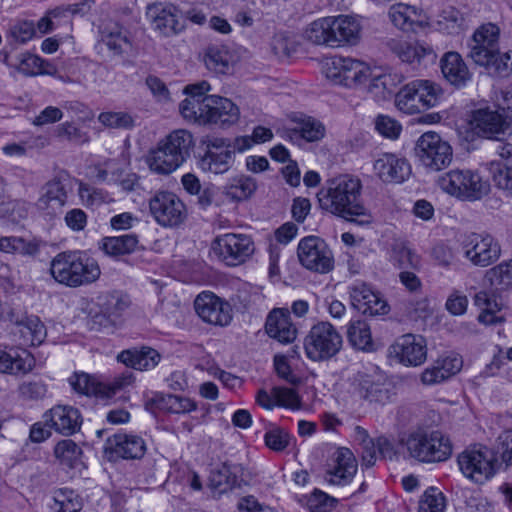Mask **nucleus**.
I'll list each match as a JSON object with an SVG mask.
<instances>
[{
    "mask_svg": "<svg viewBox=\"0 0 512 512\" xmlns=\"http://www.w3.org/2000/svg\"><path fill=\"white\" fill-rule=\"evenodd\" d=\"M337 503L336 498L319 489H315L307 499V506L312 512H330Z\"/></svg>",
    "mask_w": 512,
    "mask_h": 512,
    "instance_id": "052dcab7",
    "label": "nucleus"
},
{
    "mask_svg": "<svg viewBox=\"0 0 512 512\" xmlns=\"http://www.w3.org/2000/svg\"><path fill=\"white\" fill-rule=\"evenodd\" d=\"M325 126L317 119L301 115L292 119V126L283 131V137L292 141L300 139L307 142L320 141L325 136Z\"/></svg>",
    "mask_w": 512,
    "mask_h": 512,
    "instance_id": "72a5a7b5",
    "label": "nucleus"
},
{
    "mask_svg": "<svg viewBox=\"0 0 512 512\" xmlns=\"http://www.w3.org/2000/svg\"><path fill=\"white\" fill-rule=\"evenodd\" d=\"M400 444L410 458L421 463L444 462L452 455V444L440 430L418 427L406 433Z\"/></svg>",
    "mask_w": 512,
    "mask_h": 512,
    "instance_id": "20e7f679",
    "label": "nucleus"
},
{
    "mask_svg": "<svg viewBox=\"0 0 512 512\" xmlns=\"http://www.w3.org/2000/svg\"><path fill=\"white\" fill-rule=\"evenodd\" d=\"M160 359V354L150 347L124 350L117 356L119 362L139 371H147L155 368L160 362Z\"/></svg>",
    "mask_w": 512,
    "mask_h": 512,
    "instance_id": "c9c22d12",
    "label": "nucleus"
},
{
    "mask_svg": "<svg viewBox=\"0 0 512 512\" xmlns=\"http://www.w3.org/2000/svg\"><path fill=\"white\" fill-rule=\"evenodd\" d=\"M351 386L355 394L369 402L384 404L389 400V391L376 371H357L352 377Z\"/></svg>",
    "mask_w": 512,
    "mask_h": 512,
    "instance_id": "4be33fe9",
    "label": "nucleus"
},
{
    "mask_svg": "<svg viewBox=\"0 0 512 512\" xmlns=\"http://www.w3.org/2000/svg\"><path fill=\"white\" fill-rule=\"evenodd\" d=\"M486 277L497 289L505 290L512 287V259L503 261L487 271Z\"/></svg>",
    "mask_w": 512,
    "mask_h": 512,
    "instance_id": "864d4df0",
    "label": "nucleus"
},
{
    "mask_svg": "<svg viewBox=\"0 0 512 512\" xmlns=\"http://www.w3.org/2000/svg\"><path fill=\"white\" fill-rule=\"evenodd\" d=\"M145 161L149 169L158 175H169L183 165L160 141L148 152Z\"/></svg>",
    "mask_w": 512,
    "mask_h": 512,
    "instance_id": "58836bf2",
    "label": "nucleus"
},
{
    "mask_svg": "<svg viewBox=\"0 0 512 512\" xmlns=\"http://www.w3.org/2000/svg\"><path fill=\"white\" fill-rule=\"evenodd\" d=\"M352 306L359 312L369 315H384L389 311L387 302L366 283L358 282L349 286Z\"/></svg>",
    "mask_w": 512,
    "mask_h": 512,
    "instance_id": "393cba45",
    "label": "nucleus"
},
{
    "mask_svg": "<svg viewBox=\"0 0 512 512\" xmlns=\"http://www.w3.org/2000/svg\"><path fill=\"white\" fill-rule=\"evenodd\" d=\"M298 258L308 270L328 273L333 269L334 258L327 243L318 236H307L298 244Z\"/></svg>",
    "mask_w": 512,
    "mask_h": 512,
    "instance_id": "4468645a",
    "label": "nucleus"
},
{
    "mask_svg": "<svg viewBox=\"0 0 512 512\" xmlns=\"http://www.w3.org/2000/svg\"><path fill=\"white\" fill-rule=\"evenodd\" d=\"M12 333L15 340L23 346H38L47 336L44 323L35 315L24 316L17 320Z\"/></svg>",
    "mask_w": 512,
    "mask_h": 512,
    "instance_id": "2f4dec72",
    "label": "nucleus"
},
{
    "mask_svg": "<svg viewBox=\"0 0 512 512\" xmlns=\"http://www.w3.org/2000/svg\"><path fill=\"white\" fill-rule=\"evenodd\" d=\"M160 143L173 153L183 164L195 147L193 134L187 129H176L160 140Z\"/></svg>",
    "mask_w": 512,
    "mask_h": 512,
    "instance_id": "4c0bfd02",
    "label": "nucleus"
},
{
    "mask_svg": "<svg viewBox=\"0 0 512 512\" xmlns=\"http://www.w3.org/2000/svg\"><path fill=\"white\" fill-rule=\"evenodd\" d=\"M55 132L57 137L76 144H83L89 141L88 132L84 131L73 122L67 121L58 125Z\"/></svg>",
    "mask_w": 512,
    "mask_h": 512,
    "instance_id": "0e129e2a",
    "label": "nucleus"
},
{
    "mask_svg": "<svg viewBox=\"0 0 512 512\" xmlns=\"http://www.w3.org/2000/svg\"><path fill=\"white\" fill-rule=\"evenodd\" d=\"M139 243L136 234L104 237L100 242V249L110 257H119L133 253Z\"/></svg>",
    "mask_w": 512,
    "mask_h": 512,
    "instance_id": "37998d69",
    "label": "nucleus"
},
{
    "mask_svg": "<svg viewBox=\"0 0 512 512\" xmlns=\"http://www.w3.org/2000/svg\"><path fill=\"white\" fill-rule=\"evenodd\" d=\"M274 398H276V407H283L290 410L301 408V399L298 393L288 387H274Z\"/></svg>",
    "mask_w": 512,
    "mask_h": 512,
    "instance_id": "69168bd1",
    "label": "nucleus"
},
{
    "mask_svg": "<svg viewBox=\"0 0 512 512\" xmlns=\"http://www.w3.org/2000/svg\"><path fill=\"white\" fill-rule=\"evenodd\" d=\"M474 305L480 310L477 320L483 325H496L504 321L500 314L502 304L495 295L479 291L474 296Z\"/></svg>",
    "mask_w": 512,
    "mask_h": 512,
    "instance_id": "ea45409f",
    "label": "nucleus"
},
{
    "mask_svg": "<svg viewBox=\"0 0 512 512\" xmlns=\"http://www.w3.org/2000/svg\"><path fill=\"white\" fill-rule=\"evenodd\" d=\"M429 255L433 264L444 270L455 268L460 263L458 247L447 241L435 243Z\"/></svg>",
    "mask_w": 512,
    "mask_h": 512,
    "instance_id": "49530a36",
    "label": "nucleus"
},
{
    "mask_svg": "<svg viewBox=\"0 0 512 512\" xmlns=\"http://www.w3.org/2000/svg\"><path fill=\"white\" fill-rule=\"evenodd\" d=\"M206 107L209 108L206 114L205 124H216L219 126H231L238 122L240 111L236 104L230 99L218 95L206 97Z\"/></svg>",
    "mask_w": 512,
    "mask_h": 512,
    "instance_id": "cd10ccee",
    "label": "nucleus"
},
{
    "mask_svg": "<svg viewBox=\"0 0 512 512\" xmlns=\"http://www.w3.org/2000/svg\"><path fill=\"white\" fill-rule=\"evenodd\" d=\"M463 256L474 266L487 267L501 255L498 240L489 233H469L460 243Z\"/></svg>",
    "mask_w": 512,
    "mask_h": 512,
    "instance_id": "f8f14e48",
    "label": "nucleus"
},
{
    "mask_svg": "<svg viewBox=\"0 0 512 512\" xmlns=\"http://www.w3.org/2000/svg\"><path fill=\"white\" fill-rule=\"evenodd\" d=\"M234 155L226 139L213 138L206 142L204 154L198 160L199 168L215 175L224 174L233 166Z\"/></svg>",
    "mask_w": 512,
    "mask_h": 512,
    "instance_id": "dca6fc26",
    "label": "nucleus"
},
{
    "mask_svg": "<svg viewBox=\"0 0 512 512\" xmlns=\"http://www.w3.org/2000/svg\"><path fill=\"white\" fill-rule=\"evenodd\" d=\"M52 512H79L81 503L73 492H59L50 504Z\"/></svg>",
    "mask_w": 512,
    "mask_h": 512,
    "instance_id": "e2e57ef3",
    "label": "nucleus"
},
{
    "mask_svg": "<svg viewBox=\"0 0 512 512\" xmlns=\"http://www.w3.org/2000/svg\"><path fill=\"white\" fill-rule=\"evenodd\" d=\"M390 353L403 366L418 367L427 359V343L421 335L404 334L391 345Z\"/></svg>",
    "mask_w": 512,
    "mask_h": 512,
    "instance_id": "6ab92c4d",
    "label": "nucleus"
},
{
    "mask_svg": "<svg viewBox=\"0 0 512 512\" xmlns=\"http://www.w3.org/2000/svg\"><path fill=\"white\" fill-rule=\"evenodd\" d=\"M358 463L353 452L346 447L337 448L331 455L325 470L324 479L336 486H346L357 473Z\"/></svg>",
    "mask_w": 512,
    "mask_h": 512,
    "instance_id": "a211bd4d",
    "label": "nucleus"
},
{
    "mask_svg": "<svg viewBox=\"0 0 512 512\" xmlns=\"http://www.w3.org/2000/svg\"><path fill=\"white\" fill-rule=\"evenodd\" d=\"M19 72L27 76H35L39 74H53L55 67L41 57L31 54L22 53L17 59V67Z\"/></svg>",
    "mask_w": 512,
    "mask_h": 512,
    "instance_id": "3c124183",
    "label": "nucleus"
},
{
    "mask_svg": "<svg viewBox=\"0 0 512 512\" xmlns=\"http://www.w3.org/2000/svg\"><path fill=\"white\" fill-rule=\"evenodd\" d=\"M50 274L59 284L77 288L96 282L101 269L98 262L86 252L65 251L52 259Z\"/></svg>",
    "mask_w": 512,
    "mask_h": 512,
    "instance_id": "7ed1b4c3",
    "label": "nucleus"
},
{
    "mask_svg": "<svg viewBox=\"0 0 512 512\" xmlns=\"http://www.w3.org/2000/svg\"><path fill=\"white\" fill-rule=\"evenodd\" d=\"M68 381L72 389L82 395H97L103 392L101 384L84 372L74 373Z\"/></svg>",
    "mask_w": 512,
    "mask_h": 512,
    "instance_id": "5fc2aeb1",
    "label": "nucleus"
},
{
    "mask_svg": "<svg viewBox=\"0 0 512 512\" xmlns=\"http://www.w3.org/2000/svg\"><path fill=\"white\" fill-rule=\"evenodd\" d=\"M98 121L113 129H129L134 125L133 118L126 112H102L98 116Z\"/></svg>",
    "mask_w": 512,
    "mask_h": 512,
    "instance_id": "bf43d9fd",
    "label": "nucleus"
},
{
    "mask_svg": "<svg viewBox=\"0 0 512 512\" xmlns=\"http://www.w3.org/2000/svg\"><path fill=\"white\" fill-rule=\"evenodd\" d=\"M105 452L110 460L140 459L146 452V443L138 435L115 434L106 441Z\"/></svg>",
    "mask_w": 512,
    "mask_h": 512,
    "instance_id": "b1692460",
    "label": "nucleus"
},
{
    "mask_svg": "<svg viewBox=\"0 0 512 512\" xmlns=\"http://www.w3.org/2000/svg\"><path fill=\"white\" fill-rule=\"evenodd\" d=\"M468 124L474 134L491 140L501 141L511 131L510 122L506 117L489 107L473 110Z\"/></svg>",
    "mask_w": 512,
    "mask_h": 512,
    "instance_id": "2eb2a0df",
    "label": "nucleus"
},
{
    "mask_svg": "<svg viewBox=\"0 0 512 512\" xmlns=\"http://www.w3.org/2000/svg\"><path fill=\"white\" fill-rule=\"evenodd\" d=\"M362 183L357 177L340 175L327 182L318 194L320 207L336 216L360 224L372 216L361 199Z\"/></svg>",
    "mask_w": 512,
    "mask_h": 512,
    "instance_id": "f257e3e1",
    "label": "nucleus"
},
{
    "mask_svg": "<svg viewBox=\"0 0 512 512\" xmlns=\"http://www.w3.org/2000/svg\"><path fill=\"white\" fill-rule=\"evenodd\" d=\"M437 184L442 191L461 200L476 201L488 194L490 185L470 169H453L442 174Z\"/></svg>",
    "mask_w": 512,
    "mask_h": 512,
    "instance_id": "423d86ee",
    "label": "nucleus"
},
{
    "mask_svg": "<svg viewBox=\"0 0 512 512\" xmlns=\"http://www.w3.org/2000/svg\"><path fill=\"white\" fill-rule=\"evenodd\" d=\"M67 202V191L60 178H53L42 188L35 205L37 209L47 216H56L61 213Z\"/></svg>",
    "mask_w": 512,
    "mask_h": 512,
    "instance_id": "bb28decb",
    "label": "nucleus"
},
{
    "mask_svg": "<svg viewBox=\"0 0 512 512\" xmlns=\"http://www.w3.org/2000/svg\"><path fill=\"white\" fill-rule=\"evenodd\" d=\"M211 249L226 265L237 266L253 255L255 246L249 235L225 233L215 237Z\"/></svg>",
    "mask_w": 512,
    "mask_h": 512,
    "instance_id": "9b49d317",
    "label": "nucleus"
},
{
    "mask_svg": "<svg viewBox=\"0 0 512 512\" xmlns=\"http://www.w3.org/2000/svg\"><path fill=\"white\" fill-rule=\"evenodd\" d=\"M194 308L204 322L212 325L226 326L232 320L229 303L210 291H204L196 297Z\"/></svg>",
    "mask_w": 512,
    "mask_h": 512,
    "instance_id": "412c9836",
    "label": "nucleus"
},
{
    "mask_svg": "<svg viewBox=\"0 0 512 512\" xmlns=\"http://www.w3.org/2000/svg\"><path fill=\"white\" fill-rule=\"evenodd\" d=\"M368 79H370L368 93L376 101L386 100L392 95L395 87V79L392 74L377 69H371V74L368 76Z\"/></svg>",
    "mask_w": 512,
    "mask_h": 512,
    "instance_id": "09e8293b",
    "label": "nucleus"
},
{
    "mask_svg": "<svg viewBox=\"0 0 512 512\" xmlns=\"http://www.w3.org/2000/svg\"><path fill=\"white\" fill-rule=\"evenodd\" d=\"M347 338L349 343L358 350L372 351L374 349L370 326L364 320H350L347 326Z\"/></svg>",
    "mask_w": 512,
    "mask_h": 512,
    "instance_id": "a18cd8bd",
    "label": "nucleus"
},
{
    "mask_svg": "<svg viewBox=\"0 0 512 512\" xmlns=\"http://www.w3.org/2000/svg\"><path fill=\"white\" fill-rule=\"evenodd\" d=\"M322 70L333 84L349 88L362 84L371 74V68L366 63L343 56L327 58L323 62Z\"/></svg>",
    "mask_w": 512,
    "mask_h": 512,
    "instance_id": "1a4fd4ad",
    "label": "nucleus"
},
{
    "mask_svg": "<svg viewBox=\"0 0 512 512\" xmlns=\"http://www.w3.org/2000/svg\"><path fill=\"white\" fill-rule=\"evenodd\" d=\"M35 367V358L26 350L18 352L0 345V373L13 376L26 375Z\"/></svg>",
    "mask_w": 512,
    "mask_h": 512,
    "instance_id": "473e14b6",
    "label": "nucleus"
},
{
    "mask_svg": "<svg viewBox=\"0 0 512 512\" xmlns=\"http://www.w3.org/2000/svg\"><path fill=\"white\" fill-rule=\"evenodd\" d=\"M415 154L420 164L429 171L438 172L450 165L453 150L436 132L422 134L416 142Z\"/></svg>",
    "mask_w": 512,
    "mask_h": 512,
    "instance_id": "9d476101",
    "label": "nucleus"
},
{
    "mask_svg": "<svg viewBox=\"0 0 512 512\" xmlns=\"http://www.w3.org/2000/svg\"><path fill=\"white\" fill-rule=\"evenodd\" d=\"M442 94L439 84L427 79H416L396 93L395 105L399 111L413 115L438 105Z\"/></svg>",
    "mask_w": 512,
    "mask_h": 512,
    "instance_id": "39448f33",
    "label": "nucleus"
},
{
    "mask_svg": "<svg viewBox=\"0 0 512 512\" xmlns=\"http://www.w3.org/2000/svg\"><path fill=\"white\" fill-rule=\"evenodd\" d=\"M463 365L462 359L457 356L438 358L421 373L420 380L425 386L440 384L457 374Z\"/></svg>",
    "mask_w": 512,
    "mask_h": 512,
    "instance_id": "7c9ffc66",
    "label": "nucleus"
},
{
    "mask_svg": "<svg viewBox=\"0 0 512 512\" xmlns=\"http://www.w3.org/2000/svg\"><path fill=\"white\" fill-rule=\"evenodd\" d=\"M47 392L46 383L40 379L24 381L18 386V394L24 400L43 399Z\"/></svg>",
    "mask_w": 512,
    "mask_h": 512,
    "instance_id": "680f3d73",
    "label": "nucleus"
},
{
    "mask_svg": "<svg viewBox=\"0 0 512 512\" xmlns=\"http://www.w3.org/2000/svg\"><path fill=\"white\" fill-rule=\"evenodd\" d=\"M440 67L445 79L455 86L465 85L471 77L469 69L461 55L457 52H447L440 61Z\"/></svg>",
    "mask_w": 512,
    "mask_h": 512,
    "instance_id": "e433bc0d",
    "label": "nucleus"
},
{
    "mask_svg": "<svg viewBox=\"0 0 512 512\" xmlns=\"http://www.w3.org/2000/svg\"><path fill=\"white\" fill-rule=\"evenodd\" d=\"M500 29L496 24L479 26L468 41V57L491 73L507 75L512 70V52L500 53Z\"/></svg>",
    "mask_w": 512,
    "mask_h": 512,
    "instance_id": "f03ea898",
    "label": "nucleus"
},
{
    "mask_svg": "<svg viewBox=\"0 0 512 512\" xmlns=\"http://www.w3.org/2000/svg\"><path fill=\"white\" fill-rule=\"evenodd\" d=\"M130 305V299L122 293H111L103 298L101 303L102 310L108 317H118Z\"/></svg>",
    "mask_w": 512,
    "mask_h": 512,
    "instance_id": "13d9d810",
    "label": "nucleus"
},
{
    "mask_svg": "<svg viewBox=\"0 0 512 512\" xmlns=\"http://www.w3.org/2000/svg\"><path fill=\"white\" fill-rule=\"evenodd\" d=\"M42 241L37 238L26 240L17 236H4L0 238V252L35 256L39 253Z\"/></svg>",
    "mask_w": 512,
    "mask_h": 512,
    "instance_id": "c03bdc74",
    "label": "nucleus"
},
{
    "mask_svg": "<svg viewBox=\"0 0 512 512\" xmlns=\"http://www.w3.org/2000/svg\"><path fill=\"white\" fill-rule=\"evenodd\" d=\"M334 20L337 46L343 43L355 44L358 42L361 33V25L356 17L339 15L334 17Z\"/></svg>",
    "mask_w": 512,
    "mask_h": 512,
    "instance_id": "de8ad7c7",
    "label": "nucleus"
},
{
    "mask_svg": "<svg viewBox=\"0 0 512 512\" xmlns=\"http://www.w3.org/2000/svg\"><path fill=\"white\" fill-rule=\"evenodd\" d=\"M267 335L282 344L292 343L297 337V328L291 321L287 309L275 308L267 316L265 322Z\"/></svg>",
    "mask_w": 512,
    "mask_h": 512,
    "instance_id": "c85d7f7f",
    "label": "nucleus"
},
{
    "mask_svg": "<svg viewBox=\"0 0 512 512\" xmlns=\"http://www.w3.org/2000/svg\"><path fill=\"white\" fill-rule=\"evenodd\" d=\"M151 404L158 411L170 414H186L197 409V403L185 396L157 393Z\"/></svg>",
    "mask_w": 512,
    "mask_h": 512,
    "instance_id": "a19ab883",
    "label": "nucleus"
},
{
    "mask_svg": "<svg viewBox=\"0 0 512 512\" xmlns=\"http://www.w3.org/2000/svg\"><path fill=\"white\" fill-rule=\"evenodd\" d=\"M446 499L437 488L427 489L419 501L418 512H444Z\"/></svg>",
    "mask_w": 512,
    "mask_h": 512,
    "instance_id": "4d7b16f0",
    "label": "nucleus"
},
{
    "mask_svg": "<svg viewBox=\"0 0 512 512\" xmlns=\"http://www.w3.org/2000/svg\"><path fill=\"white\" fill-rule=\"evenodd\" d=\"M257 189V183L254 178L249 176H240L232 180L226 186L225 194L233 201H243L248 199Z\"/></svg>",
    "mask_w": 512,
    "mask_h": 512,
    "instance_id": "603ef678",
    "label": "nucleus"
},
{
    "mask_svg": "<svg viewBox=\"0 0 512 512\" xmlns=\"http://www.w3.org/2000/svg\"><path fill=\"white\" fill-rule=\"evenodd\" d=\"M391 51L397 57L409 64H422L435 62L437 54L429 44L425 42L392 40L389 44Z\"/></svg>",
    "mask_w": 512,
    "mask_h": 512,
    "instance_id": "c756f323",
    "label": "nucleus"
},
{
    "mask_svg": "<svg viewBox=\"0 0 512 512\" xmlns=\"http://www.w3.org/2000/svg\"><path fill=\"white\" fill-rule=\"evenodd\" d=\"M334 23L333 16L319 18L309 24L305 30V36L314 44L336 47L337 37L334 31Z\"/></svg>",
    "mask_w": 512,
    "mask_h": 512,
    "instance_id": "79ce46f5",
    "label": "nucleus"
},
{
    "mask_svg": "<svg viewBox=\"0 0 512 512\" xmlns=\"http://www.w3.org/2000/svg\"><path fill=\"white\" fill-rule=\"evenodd\" d=\"M211 89L207 81L187 85L183 92L187 97L180 103L179 111L181 116L188 122L205 124L206 114L209 108L206 107V95Z\"/></svg>",
    "mask_w": 512,
    "mask_h": 512,
    "instance_id": "aec40b11",
    "label": "nucleus"
},
{
    "mask_svg": "<svg viewBox=\"0 0 512 512\" xmlns=\"http://www.w3.org/2000/svg\"><path fill=\"white\" fill-rule=\"evenodd\" d=\"M43 419L49 428L65 436L74 434L81 426V415L72 406L56 405L44 413Z\"/></svg>",
    "mask_w": 512,
    "mask_h": 512,
    "instance_id": "a878e982",
    "label": "nucleus"
},
{
    "mask_svg": "<svg viewBox=\"0 0 512 512\" xmlns=\"http://www.w3.org/2000/svg\"><path fill=\"white\" fill-rule=\"evenodd\" d=\"M149 211L155 222L164 228H177L188 216L183 200L168 190H158L150 197Z\"/></svg>",
    "mask_w": 512,
    "mask_h": 512,
    "instance_id": "6e6552de",
    "label": "nucleus"
},
{
    "mask_svg": "<svg viewBox=\"0 0 512 512\" xmlns=\"http://www.w3.org/2000/svg\"><path fill=\"white\" fill-rule=\"evenodd\" d=\"M457 462L463 475L475 483H484L495 474L493 456L483 446H473L458 455Z\"/></svg>",
    "mask_w": 512,
    "mask_h": 512,
    "instance_id": "ddd939ff",
    "label": "nucleus"
},
{
    "mask_svg": "<svg viewBox=\"0 0 512 512\" xmlns=\"http://www.w3.org/2000/svg\"><path fill=\"white\" fill-rule=\"evenodd\" d=\"M422 10L406 3H395L389 7L390 22L403 32L415 31L421 26Z\"/></svg>",
    "mask_w": 512,
    "mask_h": 512,
    "instance_id": "f704fd0d",
    "label": "nucleus"
},
{
    "mask_svg": "<svg viewBox=\"0 0 512 512\" xmlns=\"http://www.w3.org/2000/svg\"><path fill=\"white\" fill-rule=\"evenodd\" d=\"M492 180L500 191L512 198V165L496 163L492 166Z\"/></svg>",
    "mask_w": 512,
    "mask_h": 512,
    "instance_id": "6e6d98bb",
    "label": "nucleus"
},
{
    "mask_svg": "<svg viewBox=\"0 0 512 512\" xmlns=\"http://www.w3.org/2000/svg\"><path fill=\"white\" fill-rule=\"evenodd\" d=\"M375 175L385 183H403L411 173L409 161L394 153H382L373 163Z\"/></svg>",
    "mask_w": 512,
    "mask_h": 512,
    "instance_id": "5701e85b",
    "label": "nucleus"
},
{
    "mask_svg": "<svg viewBox=\"0 0 512 512\" xmlns=\"http://www.w3.org/2000/svg\"><path fill=\"white\" fill-rule=\"evenodd\" d=\"M80 454L81 449L71 439L59 441L54 448L55 457L67 465H71Z\"/></svg>",
    "mask_w": 512,
    "mask_h": 512,
    "instance_id": "774afa93",
    "label": "nucleus"
},
{
    "mask_svg": "<svg viewBox=\"0 0 512 512\" xmlns=\"http://www.w3.org/2000/svg\"><path fill=\"white\" fill-rule=\"evenodd\" d=\"M343 339L339 331L328 321L312 325L303 342L304 352L314 362L327 361L341 350Z\"/></svg>",
    "mask_w": 512,
    "mask_h": 512,
    "instance_id": "0eeeda50",
    "label": "nucleus"
},
{
    "mask_svg": "<svg viewBox=\"0 0 512 512\" xmlns=\"http://www.w3.org/2000/svg\"><path fill=\"white\" fill-rule=\"evenodd\" d=\"M232 57L225 46L211 45L204 54L207 69L218 74H226L231 66Z\"/></svg>",
    "mask_w": 512,
    "mask_h": 512,
    "instance_id": "8fccbe9b",
    "label": "nucleus"
},
{
    "mask_svg": "<svg viewBox=\"0 0 512 512\" xmlns=\"http://www.w3.org/2000/svg\"><path fill=\"white\" fill-rule=\"evenodd\" d=\"M265 445L275 451L281 452L285 450L290 442L289 434L280 427H272L266 431L264 435Z\"/></svg>",
    "mask_w": 512,
    "mask_h": 512,
    "instance_id": "338daca9",
    "label": "nucleus"
},
{
    "mask_svg": "<svg viewBox=\"0 0 512 512\" xmlns=\"http://www.w3.org/2000/svg\"><path fill=\"white\" fill-rule=\"evenodd\" d=\"M146 14L152 29L161 36L177 35L185 28L181 11L173 4L153 3L147 7Z\"/></svg>",
    "mask_w": 512,
    "mask_h": 512,
    "instance_id": "f3484780",
    "label": "nucleus"
}]
</instances>
